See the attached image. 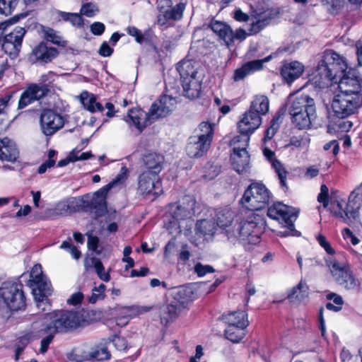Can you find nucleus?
<instances>
[{
    "instance_id": "obj_32",
    "label": "nucleus",
    "mask_w": 362,
    "mask_h": 362,
    "mask_svg": "<svg viewBox=\"0 0 362 362\" xmlns=\"http://www.w3.org/2000/svg\"><path fill=\"white\" fill-rule=\"evenodd\" d=\"M32 53L37 60H40L45 63L51 62L59 54L56 48L48 47L43 42L35 46L33 48Z\"/></svg>"
},
{
    "instance_id": "obj_49",
    "label": "nucleus",
    "mask_w": 362,
    "mask_h": 362,
    "mask_svg": "<svg viewBox=\"0 0 362 362\" xmlns=\"http://www.w3.org/2000/svg\"><path fill=\"white\" fill-rule=\"evenodd\" d=\"M327 299L332 300L335 304L334 305L332 303H327L326 304V308L327 310L337 312L341 309L344 300L341 296L337 295L335 293H329L327 295Z\"/></svg>"
},
{
    "instance_id": "obj_4",
    "label": "nucleus",
    "mask_w": 362,
    "mask_h": 362,
    "mask_svg": "<svg viewBox=\"0 0 362 362\" xmlns=\"http://www.w3.org/2000/svg\"><path fill=\"white\" fill-rule=\"evenodd\" d=\"M348 65L345 58L332 49L325 50L322 59L318 63L316 74L320 83H337V79L347 74Z\"/></svg>"
},
{
    "instance_id": "obj_25",
    "label": "nucleus",
    "mask_w": 362,
    "mask_h": 362,
    "mask_svg": "<svg viewBox=\"0 0 362 362\" xmlns=\"http://www.w3.org/2000/svg\"><path fill=\"white\" fill-rule=\"evenodd\" d=\"M127 117L140 132L155 121L153 116H151V110L146 113L141 109H132Z\"/></svg>"
},
{
    "instance_id": "obj_37",
    "label": "nucleus",
    "mask_w": 362,
    "mask_h": 362,
    "mask_svg": "<svg viewBox=\"0 0 362 362\" xmlns=\"http://www.w3.org/2000/svg\"><path fill=\"white\" fill-rule=\"evenodd\" d=\"M309 287L305 281L301 280L296 286L293 287L288 295L291 302H301L308 297Z\"/></svg>"
},
{
    "instance_id": "obj_17",
    "label": "nucleus",
    "mask_w": 362,
    "mask_h": 362,
    "mask_svg": "<svg viewBox=\"0 0 362 362\" xmlns=\"http://www.w3.org/2000/svg\"><path fill=\"white\" fill-rule=\"evenodd\" d=\"M339 92L362 99V78L350 70L339 78Z\"/></svg>"
},
{
    "instance_id": "obj_19",
    "label": "nucleus",
    "mask_w": 362,
    "mask_h": 362,
    "mask_svg": "<svg viewBox=\"0 0 362 362\" xmlns=\"http://www.w3.org/2000/svg\"><path fill=\"white\" fill-rule=\"evenodd\" d=\"M138 189L142 194L160 195L163 188L159 175L144 170L139 176Z\"/></svg>"
},
{
    "instance_id": "obj_39",
    "label": "nucleus",
    "mask_w": 362,
    "mask_h": 362,
    "mask_svg": "<svg viewBox=\"0 0 362 362\" xmlns=\"http://www.w3.org/2000/svg\"><path fill=\"white\" fill-rule=\"evenodd\" d=\"M216 230L214 222L211 220L202 219L199 220L196 223L195 232L199 236H210L212 237Z\"/></svg>"
},
{
    "instance_id": "obj_48",
    "label": "nucleus",
    "mask_w": 362,
    "mask_h": 362,
    "mask_svg": "<svg viewBox=\"0 0 362 362\" xmlns=\"http://www.w3.org/2000/svg\"><path fill=\"white\" fill-rule=\"evenodd\" d=\"M269 2L266 1V0H259L255 5V8L252 11V16L255 18H260L263 15L268 12V14L265 16L269 17L271 11H269Z\"/></svg>"
},
{
    "instance_id": "obj_34",
    "label": "nucleus",
    "mask_w": 362,
    "mask_h": 362,
    "mask_svg": "<svg viewBox=\"0 0 362 362\" xmlns=\"http://www.w3.org/2000/svg\"><path fill=\"white\" fill-rule=\"evenodd\" d=\"M223 321L228 325L240 326L247 327L249 325L247 314L245 311H234L222 316Z\"/></svg>"
},
{
    "instance_id": "obj_47",
    "label": "nucleus",
    "mask_w": 362,
    "mask_h": 362,
    "mask_svg": "<svg viewBox=\"0 0 362 362\" xmlns=\"http://www.w3.org/2000/svg\"><path fill=\"white\" fill-rule=\"evenodd\" d=\"M74 202L71 199L62 200L57 202L54 207V214L59 216H66L72 211L71 206Z\"/></svg>"
},
{
    "instance_id": "obj_44",
    "label": "nucleus",
    "mask_w": 362,
    "mask_h": 362,
    "mask_svg": "<svg viewBox=\"0 0 362 362\" xmlns=\"http://www.w3.org/2000/svg\"><path fill=\"white\" fill-rule=\"evenodd\" d=\"M57 16L64 21L69 22L73 26L81 28L83 25V19L81 14L58 11Z\"/></svg>"
},
{
    "instance_id": "obj_60",
    "label": "nucleus",
    "mask_w": 362,
    "mask_h": 362,
    "mask_svg": "<svg viewBox=\"0 0 362 362\" xmlns=\"http://www.w3.org/2000/svg\"><path fill=\"white\" fill-rule=\"evenodd\" d=\"M316 238L319 245L326 251L327 254L334 255L335 253L334 250L332 247L329 243L327 240L325 236L320 234L317 236Z\"/></svg>"
},
{
    "instance_id": "obj_46",
    "label": "nucleus",
    "mask_w": 362,
    "mask_h": 362,
    "mask_svg": "<svg viewBox=\"0 0 362 362\" xmlns=\"http://www.w3.org/2000/svg\"><path fill=\"white\" fill-rule=\"evenodd\" d=\"M87 361L90 360L104 361L110 357V354L105 347H97L88 353L85 356Z\"/></svg>"
},
{
    "instance_id": "obj_29",
    "label": "nucleus",
    "mask_w": 362,
    "mask_h": 362,
    "mask_svg": "<svg viewBox=\"0 0 362 362\" xmlns=\"http://www.w3.org/2000/svg\"><path fill=\"white\" fill-rule=\"evenodd\" d=\"M173 99L168 95L162 96L160 100L152 104L151 107V116L154 119L167 116L172 110Z\"/></svg>"
},
{
    "instance_id": "obj_21",
    "label": "nucleus",
    "mask_w": 362,
    "mask_h": 362,
    "mask_svg": "<svg viewBox=\"0 0 362 362\" xmlns=\"http://www.w3.org/2000/svg\"><path fill=\"white\" fill-rule=\"evenodd\" d=\"M261 123V117L257 112L248 110L243 115L238 122L240 134L237 136H247L250 139V136L260 126Z\"/></svg>"
},
{
    "instance_id": "obj_61",
    "label": "nucleus",
    "mask_w": 362,
    "mask_h": 362,
    "mask_svg": "<svg viewBox=\"0 0 362 362\" xmlns=\"http://www.w3.org/2000/svg\"><path fill=\"white\" fill-rule=\"evenodd\" d=\"M323 5L329 7L331 12L337 11L344 4V0H321Z\"/></svg>"
},
{
    "instance_id": "obj_10",
    "label": "nucleus",
    "mask_w": 362,
    "mask_h": 362,
    "mask_svg": "<svg viewBox=\"0 0 362 362\" xmlns=\"http://www.w3.org/2000/svg\"><path fill=\"white\" fill-rule=\"evenodd\" d=\"M127 178V169L122 167L119 173L109 184L98 190L88 202V206L95 218L102 216L107 211L105 198L108 191L114 187L122 185Z\"/></svg>"
},
{
    "instance_id": "obj_23",
    "label": "nucleus",
    "mask_w": 362,
    "mask_h": 362,
    "mask_svg": "<svg viewBox=\"0 0 362 362\" xmlns=\"http://www.w3.org/2000/svg\"><path fill=\"white\" fill-rule=\"evenodd\" d=\"M151 310L148 306H127L122 307L119 310L116 317V323L120 327H124L129 322V320L137 315L148 312Z\"/></svg>"
},
{
    "instance_id": "obj_64",
    "label": "nucleus",
    "mask_w": 362,
    "mask_h": 362,
    "mask_svg": "<svg viewBox=\"0 0 362 362\" xmlns=\"http://www.w3.org/2000/svg\"><path fill=\"white\" fill-rule=\"evenodd\" d=\"M268 24L264 19H258L255 23H252L249 30V35H254L259 32L265 25Z\"/></svg>"
},
{
    "instance_id": "obj_26",
    "label": "nucleus",
    "mask_w": 362,
    "mask_h": 362,
    "mask_svg": "<svg viewBox=\"0 0 362 362\" xmlns=\"http://www.w3.org/2000/svg\"><path fill=\"white\" fill-rule=\"evenodd\" d=\"M18 150L14 141L4 137L0 139V160L14 163L18 158Z\"/></svg>"
},
{
    "instance_id": "obj_45",
    "label": "nucleus",
    "mask_w": 362,
    "mask_h": 362,
    "mask_svg": "<svg viewBox=\"0 0 362 362\" xmlns=\"http://www.w3.org/2000/svg\"><path fill=\"white\" fill-rule=\"evenodd\" d=\"M42 33L44 38L51 42L52 43L58 46L65 47L66 45V41L59 35V32L49 27L42 28Z\"/></svg>"
},
{
    "instance_id": "obj_55",
    "label": "nucleus",
    "mask_w": 362,
    "mask_h": 362,
    "mask_svg": "<svg viewBox=\"0 0 362 362\" xmlns=\"http://www.w3.org/2000/svg\"><path fill=\"white\" fill-rule=\"evenodd\" d=\"M99 11L97 6L92 3H86L82 5L80 13L87 17H93Z\"/></svg>"
},
{
    "instance_id": "obj_15",
    "label": "nucleus",
    "mask_w": 362,
    "mask_h": 362,
    "mask_svg": "<svg viewBox=\"0 0 362 362\" xmlns=\"http://www.w3.org/2000/svg\"><path fill=\"white\" fill-rule=\"evenodd\" d=\"M195 199L191 196H185L183 199L177 202L170 204L168 206V214L173 219L170 223L178 230L180 226L177 221L192 218L195 214Z\"/></svg>"
},
{
    "instance_id": "obj_51",
    "label": "nucleus",
    "mask_w": 362,
    "mask_h": 362,
    "mask_svg": "<svg viewBox=\"0 0 362 362\" xmlns=\"http://www.w3.org/2000/svg\"><path fill=\"white\" fill-rule=\"evenodd\" d=\"M93 262V267L100 279L108 282L110 280V275L108 272H105V267L102 262L98 259H94Z\"/></svg>"
},
{
    "instance_id": "obj_33",
    "label": "nucleus",
    "mask_w": 362,
    "mask_h": 362,
    "mask_svg": "<svg viewBox=\"0 0 362 362\" xmlns=\"http://www.w3.org/2000/svg\"><path fill=\"white\" fill-rule=\"evenodd\" d=\"M184 310L185 308H183L182 305L175 303L173 301L170 300L168 304L161 308V321L165 322V324L173 322L180 316Z\"/></svg>"
},
{
    "instance_id": "obj_42",
    "label": "nucleus",
    "mask_w": 362,
    "mask_h": 362,
    "mask_svg": "<svg viewBox=\"0 0 362 362\" xmlns=\"http://www.w3.org/2000/svg\"><path fill=\"white\" fill-rule=\"evenodd\" d=\"M198 134L196 136L200 140H204L207 143L211 144L214 136V124L208 122H202L199 124L197 129Z\"/></svg>"
},
{
    "instance_id": "obj_54",
    "label": "nucleus",
    "mask_w": 362,
    "mask_h": 362,
    "mask_svg": "<svg viewBox=\"0 0 362 362\" xmlns=\"http://www.w3.org/2000/svg\"><path fill=\"white\" fill-rule=\"evenodd\" d=\"M309 142V139L305 135L303 136H293L290 139L289 144L285 146L286 148L288 146H294L296 148H301L306 146Z\"/></svg>"
},
{
    "instance_id": "obj_43",
    "label": "nucleus",
    "mask_w": 362,
    "mask_h": 362,
    "mask_svg": "<svg viewBox=\"0 0 362 362\" xmlns=\"http://www.w3.org/2000/svg\"><path fill=\"white\" fill-rule=\"evenodd\" d=\"M245 328L240 326L228 325L225 330V336L230 341L238 343L245 335Z\"/></svg>"
},
{
    "instance_id": "obj_35",
    "label": "nucleus",
    "mask_w": 362,
    "mask_h": 362,
    "mask_svg": "<svg viewBox=\"0 0 362 362\" xmlns=\"http://www.w3.org/2000/svg\"><path fill=\"white\" fill-rule=\"evenodd\" d=\"M235 216L234 212L229 209H224L216 214L217 226L223 230L224 234L226 235L227 228L233 226L235 223Z\"/></svg>"
},
{
    "instance_id": "obj_1",
    "label": "nucleus",
    "mask_w": 362,
    "mask_h": 362,
    "mask_svg": "<svg viewBox=\"0 0 362 362\" xmlns=\"http://www.w3.org/2000/svg\"><path fill=\"white\" fill-rule=\"evenodd\" d=\"M86 313L83 310H57L45 314L42 322H35L33 327L35 330V337H42L45 333L67 332L78 327L88 325Z\"/></svg>"
},
{
    "instance_id": "obj_24",
    "label": "nucleus",
    "mask_w": 362,
    "mask_h": 362,
    "mask_svg": "<svg viewBox=\"0 0 362 362\" xmlns=\"http://www.w3.org/2000/svg\"><path fill=\"white\" fill-rule=\"evenodd\" d=\"M304 70L305 66L302 63L293 61L286 63L282 66L281 75L287 83L291 84L302 76Z\"/></svg>"
},
{
    "instance_id": "obj_62",
    "label": "nucleus",
    "mask_w": 362,
    "mask_h": 362,
    "mask_svg": "<svg viewBox=\"0 0 362 362\" xmlns=\"http://www.w3.org/2000/svg\"><path fill=\"white\" fill-rule=\"evenodd\" d=\"M46 335L41 341L40 353L45 354L47 352L49 345L52 341L54 334L52 333H45L44 336Z\"/></svg>"
},
{
    "instance_id": "obj_27",
    "label": "nucleus",
    "mask_w": 362,
    "mask_h": 362,
    "mask_svg": "<svg viewBox=\"0 0 362 362\" xmlns=\"http://www.w3.org/2000/svg\"><path fill=\"white\" fill-rule=\"evenodd\" d=\"M143 163L146 167L145 171H151L152 173L159 175L163 168L165 162L164 156L156 152H149L144 155Z\"/></svg>"
},
{
    "instance_id": "obj_31",
    "label": "nucleus",
    "mask_w": 362,
    "mask_h": 362,
    "mask_svg": "<svg viewBox=\"0 0 362 362\" xmlns=\"http://www.w3.org/2000/svg\"><path fill=\"white\" fill-rule=\"evenodd\" d=\"M192 288L186 286L174 288L170 292L171 300L186 308L187 305L192 300Z\"/></svg>"
},
{
    "instance_id": "obj_30",
    "label": "nucleus",
    "mask_w": 362,
    "mask_h": 362,
    "mask_svg": "<svg viewBox=\"0 0 362 362\" xmlns=\"http://www.w3.org/2000/svg\"><path fill=\"white\" fill-rule=\"evenodd\" d=\"M206 28L211 29L221 40H223L227 46H230L231 42V28L224 22L212 19L208 24L205 25Z\"/></svg>"
},
{
    "instance_id": "obj_22",
    "label": "nucleus",
    "mask_w": 362,
    "mask_h": 362,
    "mask_svg": "<svg viewBox=\"0 0 362 362\" xmlns=\"http://www.w3.org/2000/svg\"><path fill=\"white\" fill-rule=\"evenodd\" d=\"M271 59L272 54H269L263 59L253 60L244 64L235 71L233 76V80L235 81L243 80L248 75L262 69L263 63L270 61Z\"/></svg>"
},
{
    "instance_id": "obj_36",
    "label": "nucleus",
    "mask_w": 362,
    "mask_h": 362,
    "mask_svg": "<svg viewBox=\"0 0 362 362\" xmlns=\"http://www.w3.org/2000/svg\"><path fill=\"white\" fill-rule=\"evenodd\" d=\"M80 98L84 108L89 112L94 113L96 112H101L103 111V105L97 101V98L95 95L87 91H84L81 94Z\"/></svg>"
},
{
    "instance_id": "obj_16",
    "label": "nucleus",
    "mask_w": 362,
    "mask_h": 362,
    "mask_svg": "<svg viewBox=\"0 0 362 362\" xmlns=\"http://www.w3.org/2000/svg\"><path fill=\"white\" fill-rule=\"evenodd\" d=\"M160 14L157 17L158 24L165 25L168 21H180L185 9V4L180 2L172 6L171 0H160L158 3Z\"/></svg>"
},
{
    "instance_id": "obj_20",
    "label": "nucleus",
    "mask_w": 362,
    "mask_h": 362,
    "mask_svg": "<svg viewBox=\"0 0 362 362\" xmlns=\"http://www.w3.org/2000/svg\"><path fill=\"white\" fill-rule=\"evenodd\" d=\"M26 31L21 26L15 27L10 33L3 37L2 48L9 54H18L21 49L23 38Z\"/></svg>"
},
{
    "instance_id": "obj_7",
    "label": "nucleus",
    "mask_w": 362,
    "mask_h": 362,
    "mask_svg": "<svg viewBox=\"0 0 362 362\" xmlns=\"http://www.w3.org/2000/svg\"><path fill=\"white\" fill-rule=\"evenodd\" d=\"M336 206L338 210L334 207L332 213L337 218L350 226L358 223L362 206V184L351 193L345 209L339 202H337Z\"/></svg>"
},
{
    "instance_id": "obj_6",
    "label": "nucleus",
    "mask_w": 362,
    "mask_h": 362,
    "mask_svg": "<svg viewBox=\"0 0 362 362\" xmlns=\"http://www.w3.org/2000/svg\"><path fill=\"white\" fill-rule=\"evenodd\" d=\"M195 64L191 60H183L177 66L185 95L191 99L199 97L202 89V82L197 76L198 71Z\"/></svg>"
},
{
    "instance_id": "obj_11",
    "label": "nucleus",
    "mask_w": 362,
    "mask_h": 362,
    "mask_svg": "<svg viewBox=\"0 0 362 362\" xmlns=\"http://www.w3.org/2000/svg\"><path fill=\"white\" fill-rule=\"evenodd\" d=\"M334 281L346 290H356L359 287L360 283L354 276L350 267L345 263H341L333 257L325 259Z\"/></svg>"
},
{
    "instance_id": "obj_56",
    "label": "nucleus",
    "mask_w": 362,
    "mask_h": 362,
    "mask_svg": "<svg viewBox=\"0 0 362 362\" xmlns=\"http://www.w3.org/2000/svg\"><path fill=\"white\" fill-rule=\"evenodd\" d=\"M34 102L35 101L25 89L20 96L18 103V110L24 109Z\"/></svg>"
},
{
    "instance_id": "obj_18",
    "label": "nucleus",
    "mask_w": 362,
    "mask_h": 362,
    "mask_svg": "<svg viewBox=\"0 0 362 362\" xmlns=\"http://www.w3.org/2000/svg\"><path fill=\"white\" fill-rule=\"evenodd\" d=\"M40 128L45 136H52L64 125V117L57 112L44 110L40 118Z\"/></svg>"
},
{
    "instance_id": "obj_63",
    "label": "nucleus",
    "mask_w": 362,
    "mask_h": 362,
    "mask_svg": "<svg viewBox=\"0 0 362 362\" xmlns=\"http://www.w3.org/2000/svg\"><path fill=\"white\" fill-rule=\"evenodd\" d=\"M127 33L135 37V40L139 43H142L144 40V37L140 30L134 26H129L127 28Z\"/></svg>"
},
{
    "instance_id": "obj_5",
    "label": "nucleus",
    "mask_w": 362,
    "mask_h": 362,
    "mask_svg": "<svg viewBox=\"0 0 362 362\" xmlns=\"http://www.w3.org/2000/svg\"><path fill=\"white\" fill-rule=\"evenodd\" d=\"M29 281L34 298L37 302V307L43 311L50 310L47 296L52 293V286L50 281L43 274L40 264H36L33 266Z\"/></svg>"
},
{
    "instance_id": "obj_3",
    "label": "nucleus",
    "mask_w": 362,
    "mask_h": 362,
    "mask_svg": "<svg viewBox=\"0 0 362 362\" xmlns=\"http://www.w3.org/2000/svg\"><path fill=\"white\" fill-rule=\"evenodd\" d=\"M297 93H291L288 97L291 122L298 129H308L316 118L315 103L308 95H296Z\"/></svg>"
},
{
    "instance_id": "obj_40",
    "label": "nucleus",
    "mask_w": 362,
    "mask_h": 362,
    "mask_svg": "<svg viewBox=\"0 0 362 362\" xmlns=\"http://www.w3.org/2000/svg\"><path fill=\"white\" fill-rule=\"evenodd\" d=\"M269 99L264 96H257L251 103L249 111H254L258 115H264L269 111Z\"/></svg>"
},
{
    "instance_id": "obj_38",
    "label": "nucleus",
    "mask_w": 362,
    "mask_h": 362,
    "mask_svg": "<svg viewBox=\"0 0 362 362\" xmlns=\"http://www.w3.org/2000/svg\"><path fill=\"white\" fill-rule=\"evenodd\" d=\"M273 169L274 170L278 177V180L279 181L281 189L284 192H286L288 189V187L286 182V178L288 172L286 168L279 160L273 158Z\"/></svg>"
},
{
    "instance_id": "obj_28",
    "label": "nucleus",
    "mask_w": 362,
    "mask_h": 362,
    "mask_svg": "<svg viewBox=\"0 0 362 362\" xmlns=\"http://www.w3.org/2000/svg\"><path fill=\"white\" fill-rule=\"evenodd\" d=\"M210 146L211 144L193 136L189 139L186 151L190 158H200L208 151Z\"/></svg>"
},
{
    "instance_id": "obj_13",
    "label": "nucleus",
    "mask_w": 362,
    "mask_h": 362,
    "mask_svg": "<svg viewBox=\"0 0 362 362\" xmlns=\"http://www.w3.org/2000/svg\"><path fill=\"white\" fill-rule=\"evenodd\" d=\"M250 139L245 136H234L230 141L233 153L230 155L231 164L238 173L247 172L250 168V156L247 151Z\"/></svg>"
},
{
    "instance_id": "obj_53",
    "label": "nucleus",
    "mask_w": 362,
    "mask_h": 362,
    "mask_svg": "<svg viewBox=\"0 0 362 362\" xmlns=\"http://www.w3.org/2000/svg\"><path fill=\"white\" fill-rule=\"evenodd\" d=\"M106 286L103 284H100L98 286H95L92 290V295L89 298V302L90 303H95L99 300H103L105 295V291Z\"/></svg>"
},
{
    "instance_id": "obj_9",
    "label": "nucleus",
    "mask_w": 362,
    "mask_h": 362,
    "mask_svg": "<svg viewBox=\"0 0 362 362\" xmlns=\"http://www.w3.org/2000/svg\"><path fill=\"white\" fill-rule=\"evenodd\" d=\"M269 193L267 187L260 182L251 183L241 199L242 204L248 210L253 212L264 209L269 204Z\"/></svg>"
},
{
    "instance_id": "obj_8",
    "label": "nucleus",
    "mask_w": 362,
    "mask_h": 362,
    "mask_svg": "<svg viewBox=\"0 0 362 362\" xmlns=\"http://www.w3.org/2000/svg\"><path fill=\"white\" fill-rule=\"evenodd\" d=\"M274 211L275 214H273V219L278 221L279 223L287 228L286 231L277 232V235L282 238L287 236H300V233L296 230L294 226V222L298 216V209L277 202L273 203V212Z\"/></svg>"
},
{
    "instance_id": "obj_52",
    "label": "nucleus",
    "mask_w": 362,
    "mask_h": 362,
    "mask_svg": "<svg viewBox=\"0 0 362 362\" xmlns=\"http://www.w3.org/2000/svg\"><path fill=\"white\" fill-rule=\"evenodd\" d=\"M353 123L348 120L339 119L334 122L329 129L337 132H348L352 127Z\"/></svg>"
},
{
    "instance_id": "obj_58",
    "label": "nucleus",
    "mask_w": 362,
    "mask_h": 362,
    "mask_svg": "<svg viewBox=\"0 0 362 362\" xmlns=\"http://www.w3.org/2000/svg\"><path fill=\"white\" fill-rule=\"evenodd\" d=\"M272 128V126L268 127V129L266 131L265 136L264 139H262V149H263V153L264 156L267 158V159L269 161H272V151L269 149V148L267 146V143L272 139V137L269 136V131Z\"/></svg>"
},
{
    "instance_id": "obj_57",
    "label": "nucleus",
    "mask_w": 362,
    "mask_h": 362,
    "mask_svg": "<svg viewBox=\"0 0 362 362\" xmlns=\"http://www.w3.org/2000/svg\"><path fill=\"white\" fill-rule=\"evenodd\" d=\"M317 201L322 203L325 208H327L329 205V189L325 184L320 187V192L317 196Z\"/></svg>"
},
{
    "instance_id": "obj_50",
    "label": "nucleus",
    "mask_w": 362,
    "mask_h": 362,
    "mask_svg": "<svg viewBox=\"0 0 362 362\" xmlns=\"http://www.w3.org/2000/svg\"><path fill=\"white\" fill-rule=\"evenodd\" d=\"M19 1L20 0H0V14L11 15Z\"/></svg>"
},
{
    "instance_id": "obj_59",
    "label": "nucleus",
    "mask_w": 362,
    "mask_h": 362,
    "mask_svg": "<svg viewBox=\"0 0 362 362\" xmlns=\"http://www.w3.org/2000/svg\"><path fill=\"white\" fill-rule=\"evenodd\" d=\"M214 269L210 265H204L199 262L194 266V272L198 276L202 277L205 276L206 274L214 272Z\"/></svg>"
},
{
    "instance_id": "obj_14",
    "label": "nucleus",
    "mask_w": 362,
    "mask_h": 362,
    "mask_svg": "<svg viewBox=\"0 0 362 362\" xmlns=\"http://www.w3.org/2000/svg\"><path fill=\"white\" fill-rule=\"evenodd\" d=\"M362 106V99L338 93L333 98L332 108L339 118H345L356 113Z\"/></svg>"
},
{
    "instance_id": "obj_2",
    "label": "nucleus",
    "mask_w": 362,
    "mask_h": 362,
    "mask_svg": "<svg viewBox=\"0 0 362 362\" xmlns=\"http://www.w3.org/2000/svg\"><path fill=\"white\" fill-rule=\"evenodd\" d=\"M262 222V218L258 214L243 211L236 214L233 226L227 228L226 237L232 243L255 244L259 241Z\"/></svg>"
},
{
    "instance_id": "obj_12",
    "label": "nucleus",
    "mask_w": 362,
    "mask_h": 362,
    "mask_svg": "<svg viewBox=\"0 0 362 362\" xmlns=\"http://www.w3.org/2000/svg\"><path fill=\"white\" fill-rule=\"evenodd\" d=\"M21 283H4L0 288V300L11 310L18 311L25 308V296Z\"/></svg>"
},
{
    "instance_id": "obj_41",
    "label": "nucleus",
    "mask_w": 362,
    "mask_h": 362,
    "mask_svg": "<svg viewBox=\"0 0 362 362\" xmlns=\"http://www.w3.org/2000/svg\"><path fill=\"white\" fill-rule=\"evenodd\" d=\"M25 90L35 101H37L45 97L49 91L47 85L37 83L28 85L25 88Z\"/></svg>"
}]
</instances>
